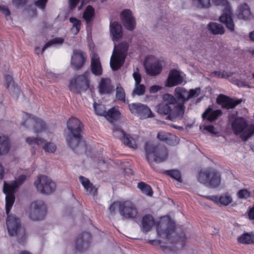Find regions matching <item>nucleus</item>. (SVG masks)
Returning a JSON list of instances; mask_svg holds the SVG:
<instances>
[{
	"instance_id": "nucleus-47",
	"label": "nucleus",
	"mask_w": 254,
	"mask_h": 254,
	"mask_svg": "<svg viewBox=\"0 0 254 254\" xmlns=\"http://www.w3.org/2000/svg\"><path fill=\"white\" fill-rule=\"evenodd\" d=\"M194 3H196L198 8H209L210 6V0H193Z\"/></svg>"
},
{
	"instance_id": "nucleus-42",
	"label": "nucleus",
	"mask_w": 254,
	"mask_h": 254,
	"mask_svg": "<svg viewBox=\"0 0 254 254\" xmlns=\"http://www.w3.org/2000/svg\"><path fill=\"white\" fill-rule=\"evenodd\" d=\"M145 92V86L144 84L140 83L135 84L134 88L132 91V95L133 96H141L144 94Z\"/></svg>"
},
{
	"instance_id": "nucleus-27",
	"label": "nucleus",
	"mask_w": 254,
	"mask_h": 254,
	"mask_svg": "<svg viewBox=\"0 0 254 254\" xmlns=\"http://www.w3.org/2000/svg\"><path fill=\"white\" fill-rule=\"evenodd\" d=\"M79 180L87 194L95 195L97 193V189L90 182L89 180L83 176H80Z\"/></svg>"
},
{
	"instance_id": "nucleus-59",
	"label": "nucleus",
	"mask_w": 254,
	"mask_h": 254,
	"mask_svg": "<svg viewBox=\"0 0 254 254\" xmlns=\"http://www.w3.org/2000/svg\"><path fill=\"white\" fill-rule=\"evenodd\" d=\"M161 89V87L159 85H152L149 88V92L151 93H155Z\"/></svg>"
},
{
	"instance_id": "nucleus-18",
	"label": "nucleus",
	"mask_w": 254,
	"mask_h": 254,
	"mask_svg": "<svg viewBox=\"0 0 254 254\" xmlns=\"http://www.w3.org/2000/svg\"><path fill=\"white\" fill-rule=\"evenodd\" d=\"M242 102L241 99L234 100V99L223 94H220L217 99L218 104L221 105L223 109L227 110L233 109Z\"/></svg>"
},
{
	"instance_id": "nucleus-5",
	"label": "nucleus",
	"mask_w": 254,
	"mask_h": 254,
	"mask_svg": "<svg viewBox=\"0 0 254 254\" xmlns=\"http://www.w3.org/2000/svg\"><path fill=\"white\" fill-rule=\"evenodd\" d=\"M6 223L9 235L16 237L19 243H24L26 239V230L20 219L15 215H8Z\"/></svg>"
},
{
	"instance_id": "nucleus-14",
	"label": "nucleus",
	"mask_w": 254,
	"mask_h": 254,
	"mask_svg": "<svg viewBox=\"0 0 254 254\" xmlns=\"http://www.w3.org/2000/svg\"><path fill=\"white\" fill-rule=\"evenodd\" d=\"M112 130L115 137L121 140L125 145L133 149L137 148L135 139L126 133L120 126H114Z\"/></svg>"
},
{
	"instance_id": "nucleus-11",
	"label": "nucleus",
	"mask_w": 254,
	"mask_h": 254,
	"mask_svg": "<svg viewBox=\"0 0 254 254\" xmlns=\"http://www.w3.org/2000/svg\"><path fill=\"white\" fill-rule=\"evenodd\" d=\"M22 125L25 127L32 126L34 131L36 133L44 131L46 127V124L42 120L25 112L23 113V121Z\"/></svg>"
},
{
	"instance_id": "nucleus-17",
	"label": "nucleus",
	"mask_w": 254,
	"mask_h": 254,
	"mask_svg": "<svg viewBox=\"0 0 254 254\" xmlns=\"http://www.w3.org/2000/svg\"><path fill=\"white\" fill-rule=\"evenodd\" d=\"M121 19L124 26L127 30L132 31L135 28V20L130 9L123 10L121 13Z\"/></svg>"
},
{
	"instance_id": "nucleus-50",
	"label": "nucleus",
	"mask_w": 254,
	"mask_h": 254,
	"mask_svg": "<svg viewBox=\"0 0 254 254\" xmlns=\"http://www.w3.org/2000/svg\"><path fill=\"white\" fill-rule=\"evenodd\" d=\"M127 51V46L126 44L121 43L117 47L115 46L113 52H121L124 55Z\"/></svg>"
},
{
	"instance_id": "nucleus-21",
	"label": "nucleus",
	"mask_w": 254,
	"mask_h": 254,
	"mask_svg": "<svg viewBox=\"0 0 254 254\" xmlns=\"http://www.w3.org/2000/svg\"><path fill=\"white\" fill-rule=\"evenodd\" d=\"M205 198L211 200L217 205L227 206L232 202V196L228 193L223 194L220 196L208 195Z\"/></svg>"
},
{
	"instance_id": "nucleus-34",
	"label": "nucleus",
	"mask_w": 254,
	"mask_h": 254,
	"mask_svg": "<svg viewBox=\"0 0 254 254\" xmlns=\"http://www.w3.org/2000/svg\"><path fill=\"white\" fill-rule=\"evenodd\" d=\"M239 243L244 244H252L254 243V233L245 232L238 238Z\"/></svg>"
},
{
	"instance_id": "nucleus-39",
	"label": "nucleus",
	"mask_w": 254,
	"mask_h": 254,
	"mask_svg": "<svg viewBox=\"0 0 254 254\" xmlns=\"http://www.w3.org/2000/svg\"><path fill=\"white\" fill-rule=\"evenodd\" d=\"M164 174L167 176H170L173 179H174L179 182H182V176L181 172L176 169L166 170Z\"/></svg>"
},
{
	"instance_id": "nucleus-37",
	"label": "nucleus",
	"mask_w": 254,
	"mask_h": 254,
	"mask_svg": "<svg viewBox=\"0 0 254 254\" xmlns=\"http://www.w3.org/2000/svg\"><path fill=\"white\" fill-rule=\"evenodd\" d=\"M95 15V9L91 5H88L83 14V17L87 24H89L92 20Z\"/></svg>"
},
{
	"instance_id": "nucleus-30",
	"label": "nucleus",
	"mask_w": 254,
	"mask_h": 254,
	"mask_svg": "<svg viewBox=\"0 0 254 254\" xmlns=\"http://www.w3.org/2000/svg\"><path fill=\"white\" fill-rule=\"evenodd\" d=\"M141 222L143 231L148 232L154 225L155 221L151 215L146 214L143 217Z\"/></svg>"
},
{
	"instance_id": "nucleus-53",
	"label": "nucleus",
	"mask_w": 254,
	"mask_h": 254,
	"mask_svg": "<svg viewBox=\"0 0 254 254\" xmlns=\"http://www.w3.org/2000/svg\"><path fill=\"white\" fill-rule=\"evenodd\" d=\"M48 0H37L35 2V5L41 9H44Z\"/></svg>"
},
{
	"instance_id": "nucleus-46",
	"label": "nucleus",
	"mask_w": 254,
	"mask_h": 254,
	"mask_svg": "<svg viewBox=\"0 0 254 254\" xmlns=\"http://www.w3.org/2000/svg\"><path fill=\"white\" fill-rule=\"evenodd\" d=\"M237 195L240 199H247L251 197V192L246 189H243L237 192Z\"/></svg>"
},
{
	"instance_id": "nucleus-45",
	"label": "nucleus",
	"mask_w": 254,
	"mask_h": 254,
	"mask_svg": "<svg viewBox=\"0 0 254 254\" xmlns=\"http://www.w3.org/2000/svg\"><path fill=\"white\" fill-rule=\"evenodd\" d=\"M94 109L96 114L105 117L106 111L105 110V108L103 105L94 103Z\"/></svg>"
},
{
	"instance_id": "nucleus-16",
	"label": "nucleus",
	"mask_w": 254,
	"mask_h": 254,
	"mask_svg": "<svg viewBox=\"0 0 254 254\" xmlns=\"http://www.w3.org/2000/svg\"><path fill=\"white\" fill-rule=\"evenodd\" d=\"M91 235L90 233L84 232L80 234L75 242V249L79 252L86 250L91 243Z\"/></svg>"
},
{
	"instance_id": "nucleus-54",
	"label": "nucleus",
	"mask_w": 254,
	"mask_h": 254,
	"mask_svg": "<svg viewBox=\"0 0 254 254\" xmlns=\"http://www.w3.org/2000/svg\"><path fill=\"white\" fill-rule=\"evenodd\" d=\"M28 0H12L14 5L17 7H20L24 6L27 3Z\"/></svg>"
},
{
	"instance_id": "nucleus-35",
	"label": "nucleus",
	"mask_w": 254,
	"mask_h": 254,
	"mask_svg": "<svg viewBox=\"0 0 254 254\" xmlns=\"http://www.w3.org/2000/svg\"><path fill=\"white\" fill-rule=\"evenodd\" d=\"M208 30L214 35L223 34L225 32L224 27L218 23L215 22H211L208 26Z\"/></svg>"
},
{
	"instance_id": "nucleus-13",
	"label": "nucleus",
	"mask_w": 254,
	"mask_h": 254,
	"mask_svg": "<svg viewBox=\"0 0 254 254\" xmlns=\"http://www.w3.org/2000/svg\"><path fill=\"white\" fill-rule=\"evenodd\" d=\"M46 212L47 208L44 202L36 200L30 204L29 217L34 221L42 220L45 218Z\"/></svg>"
},
{
	"instance_id": "nucleus-64",
	"label": "nucleus",
	"mask_w": 254,
	"mask_h": 254,
	"mask_svg": "<svg viewBox=\"0 0 254 254\" xmlns=\"http://www.w3.org/2000/svg\"><path fill=\"white\" fill-rule=\"evenodd\" d=\"M236 84L239 87H249L248 85H247L245 82L241 81V80H238L237 83Z\"/></svg>"
},
{
	"instance_id": "nucleus-63",
	"label": "nucleus",
	"mask_w": 254,
	"mask_h": 254,
	"mask_svg": "<svg viewBox=\"0 0 254 254\" xmlns=\"http://www.w3.org/2000/svg\"><path fill=\"white\" fill-rule=\"evenodd\" d=\"M221 71H214L212 72L211 75L214 77H216L217 78H221Z\"/></svg>"
},
{
	"instance_id": "nucleus-40",
	"label": "nucleus",
	"mask_w": 254,
	"mask_h": 254,
	"mask_svg": "<svg viewBox=\"0 0 254 254\" xmlns=\"http://www.w3.org/2000/svg\"><path fill=\"white\" fill-rule=\"evenodd\" d=\"M15 201L14 195L6 194L5 210L7 214L10 212Z\"/></svg>"
},
{
	"instance_id": "nucleus-9",
	"label": "nucleus",
	"mask_w": 254,
	"mask_h": 254,
	"mask_svg": "<svg viewBox=\"0 0 254 254\" xmlns=\"http://www.w3.org/2000/svg\"><path fill=\"white\" fill-rule=\"evenodd\" d=\"M216 5H222L224 7V13L220 17L219 21L224 23L226 28L231 32L234 30V24L232 17V11L230 4L227 0H212Z\"/></svg>"
},
{
	"instance_id": "nucleus-31",
	"label": "nucleus",
	"mask_w": 254,
	"mask_h": 254,
	"mask_svg": "<svg viewBox=\"0 0 254 254\" xmlns=\"http://www.w3.org/2000/svg\"><path fill=\"white\" fill-rule=\"evenodd\" d=\"M251 12L249 5L244 3L240 5L238 9L237 16L239 18L248 19L251 16Z\"/></svg>"
},
{
	"instance_id": "nucleus-7",
	"label": "nucleus",
	"mask_w": 254,
	"mask_h": 254,
	"mask_svg": "<svg viewBox=\"0 0 254 254\" xmlns=\"http://www.w3.org/2000/svg\"><path fill=\"white\" fill-rule=\"evenodd\" d=\"M157 234L163 238L170 240L172 243L181 242L183 244L186 241L185 234L183 232L180 234L176 232L175 223L172 221H169L165 230L160 228L158 226L156 229Z\"/></svg>"
},
{
	"instance_id": "nucleus-33",
	"label": "nucleus",
	"mask_w": 254,
	"mask_h": 254,
	"mask_svg": "<svg viewBox=\"0 0 254 254\" xmlns=\"http://www.w3.org/2000/svg\"><path fill=\"white\" fill-rule=\"evenodd\" d=\"M10 148V140L5 136H0V155L7 154Z\"/></svg>"
},
{
	"instance_id": "nucleus-38",
	"label": "nucleus",
	"mask_w": 254,
	"mask_h": 254,
	"mask_svg": "<svg viewBox=\"0 0 254 254\" xmlns=\"http://www.w3.org/2000/svg\"><path fill=\"white\" fill-rule=\"evenodd\" d=\"M137 188L141 190L142 193L152 196L153 194L151 187L148 184L143 182H140L137 184Z\"/></svg>"
},
{
	"instance_id": "nucleus-25",
	"label": "nucleus",
	"mask_w": 254,
	"mask_h": 254,
	"mask_svg": "<svg viewBox=\"0 0 254 254\" xmlns=\"http://www.w3.org/2000/svg\"><path fill=\"white\" fill-rule=\"evenodd\" d=\"M91 70L93 74L100 76L102 74V68L98 55L93 54L91 61Z\"/></svg>"
},
{
	"instance_id": "nucleus-29",
	"label": "nucleus",
	"mask_w": 254,
	"mask_h": 254,
	"mask_svg": "<svg viewBox=\"0 0 254 254\" xmlns=\"http://www.w3.org/2000/svg\"><path fill=\"white\" fill-rule=\"evenodd\" d=\"M222 114V112L221 110H213L211 107H208L203 113L202 117L203 119H206L212 122L217 119Z\"/></svg>"
},
{
	"instance_id": "nucleus-62",
	"label": "nucleus",
	"mask_w": 254,
	"mask_h": 254,
	"mask_svg": "<svg viewBox=\"0 0 254 254\" xmlns=\"http://www.w3.org/2000/svg\"><path fill=\"white\" fill-rule=\"evenodd\" d=\"M248 216L250 219H254V207L251 208L248 212Z\"/></svg>"
},
{
	"instance_id": "nucleus-1",
	"label": "nucleus",
	"mask_w": 254,
	"mask_h": 254,
	"mask_svg": "<svg viewBox=\"0 0 254 254\" xmlns=\"http://www.w3.org/2000/svg\"><path fill=\"white\" fill-rule=\"evenodd\" d=\"M187 90L183 87H177L174 90V96L165 94L163 100L166 103H161L157 107V112L160 114L168 115L167 118L174 121L176 118L182 119L185 114V103L188 100Z\"/></svg>"
},
{
	"instance_id": "nucleus-61",
	"label": "nucleus",
	"mask_w": 254,
	"mask_h": 254,
	"mask_svg": "<svg viewBox=\"0 0 254 254\" xmlns=\"http://www.w3.org/2000/svg\"><path fill=\"white\" fill-rule=\"evenodd\" d=\"M204 129L210 133H214V127L212 125H209L205 126Z\"/></svg>"
},
{
	"instance_id": "nucleus-48",
	"label": "nucleus",
	"mask_w": 254,
	"mask_h": 254,
	"mask_svg": "<svg viewBox=\"0 0 254 254\" xmlns=\"http://www.w3.org/2000/svg\"><path fill=\"white\" fill-rule=\"evenodd\" d=\"M43 148L46 152L54 153L57 149V146L54 143L48 142L44 145Z\"/></svg>"
},
{
	"instance_id": "nucleus-56",
	"label": "nucleus",
	"mask_w": 254,
	"mask_h": 254,
	"mask_svg": "<svg viewBox=\"0 0 254 254\" xmlns=\"http://www.w3.org/2000/svg\"><path fill=\"white\" fill-rule=\"evenodd\" d=\"M133 77L135 81V84L140 83L141 81V76L138 71H135L133 73Z\"/></svg>"
},
{
	"instance_id": "nucleus-44",
	"label": "nucleus",
	"mask_w": 254,
	"mask_h": 254,
	"mask_svg": "<svg viewBox=\"0 0 254 254\" xmlns=\"http://www.w3.org/2000/svg\"><path fill=\"white\" fill-rule=\"evenodd\" d=\"M64 40L62 38L56 37L53 39L47 42L43 46L42 49V53H44L46 49L50 47L51 46L56 44H62L64 42Z\"/></svg>"
},
{
	"instance_id": "nucleus-8",
	"label": "nucleus",
	"mask_w": 254,
	"mask_h": 254,
	"mask_svg": "<svg viewBox=\"0 0 254 254\" xmlns=\"http://www.w3.org/2000/svg\"><path fill=\"white\" fill-rule=\"evenodd\" d=\"M89 73L85 72L83 74L74 76L69 82V90L77 94L87 90L89 87Z\"/></svg>"
},
{
	"instance_id": "nucleus-23",
	"label": "nucleus",
	"mask_w": 254,
	"mask_h": 254,
	"mask_svg": "<svg viewBox=\"0 0 254 254\" xmlns=\"http://www.w3.org/2000/svg\"><path fill=\"white\" fill-rule=\"evenodd\" d=\"M157 137L160 141H164L170 145H175L178 143L179 140L176 135L165 131L159 132Z\"/></svg>"
},
{
	"instance_id": "nucleus-6",
	"label": "nucleus",
	"mask_w": 254,
	"mask_h": 254,
	"mask_svg": "<svg viewBox=\"0 0 254 254\" xmlns=\"http://www.w3.org/2000/svg\"><path fill=\"white\" fill-rule=\"evenodd\" d=\"M197 180L199 182L209 188H216L221 183V175L217 170L209 167L200 171Z\"/></svg>"
},
{
	"instance_id": "nucleus-49",
	"label": "nucleus",
	"mask_w": 254,
	"mask_h": 254,
	"mask_svg": "<svg viewBox=\"0 0 254 254\" xmlns=\"http://www.w3.org/2000/svg\"><path fill=\"white\" fill-rule=\"evenodd\" d=\"M200 91V88H196L195 89H190L189 91H188L187 100L188 101L190 98L197 97L199 94Z\"/></svg>"
},
{
	"instance_id": "nucleus-28",
	"label": "nucleus",
	"mask_w": 254,
	"mask_h": 254,
	"mask_svg": "<svg viewBox=\"0 0 254 254\" xmlns=\"http://www.w3.org/2000/svg\"><path fill=\"white\" fill-rule=\"evenodd\" d=\"M110 32L113 41H118L122 37V26L118 22L110 23Z\"/></svg>"
},
{
	"instance_id": "nucleus-60",
	"label": "nucleus",
	"mask_w": 254,
	"mask_h": 254,
	"mask_svg": "<svg viewBox=\"0 0 254 254\" xmlns=\"http://www.w3.org/2000/svg\"><path fill=\"white\" fill-rule=\"evenodd\" d=\"M80 0H69V5L71 9L76 7Z\"/></svg>"
},
{
	"instance_id": "nucleus-43",
	"label": "nucleus",
	"mask_w": 254,
	"mask_h": 254,
	"mask_svg": "<svg viewBox=\"0 0 254 254\" xmlns=\"http://www.w3.org/2000/svg\"><path fill=\"white\" fill-rule=\"evenodd\" d=\"M116 98L117 99L124 103L126 102V94L124 88L120 84L117 86L116 88Z\"/></svg>"
},
{
	"instance_id": "nucleus-20",
	"label": "nucleus",
	"mask_w": 254,
	"mask_h": 254,
	"mask_svg": "<svg viewBox=\"0 0 254 254\" xmlns=\"http://www.w3.org/2000/svg\"><path fill=\"white\" fill-rule=\"evenodd\" d=\"M183 79L180 72L176 69L171 70L169 74L166 86L172 87L181 84Z\"/></svg>"
},
{
	"instance_id": "nucleus-24",
	"label": "nucleus",
	"mask_w": 254,
	"mask_h": 254,
	"mask_svg": "<svg viewBox=\"0 0 254 254\" xmlns=\"http://www.w3.org/2000/svg\"><path fill=\"white\" fill-rule=\"evenodd\" d=\"M146 73L150 76L159 74L162 69V66L159 60H155L151 64H145Z\"/></svg>"
},
{
	"instance_id": "nucleus-41",
	"label": "nucleus",
	"mask_w": 254,
	"mask_h": 254,
	"mask_svg": "<svg viewBox=\"0 0 254 254\" xmlns=\"http://www.w3.org/2000/svg\"><path fill=\"white\" fill-rule=\"evenodd\" d=\"M46 142L44 139L37 137H29L26 138V142L30 145L33 147L37 145L38 146L43 144Z\"/></svg>"
},
{
	"instance_id": "nucleus-12",
	"label": "nucleus",
	"mask_w": 254,
	"mask_h": 254,
	"mask_svg": "<svg viewBox=\"0 0 254 254\" xmlns=\"http://www.w3.org/2000/svg\"><path fill=\"white\" fill-rule=\"evenodd\" d=\"M37 190L42 193L51 194L56 188V184L52 180L44 175H40L34 182Z\"/></svg>"
},
{
	"instance_id": "nucleus-52",
	"label": "nucleus",
	"mask_w": 254,
	"mask_h": 254,
	"mask_svg": "<svg viewBox=\"0 0 254 254\" xmlns=\"http://www.w3.org/2000/svg\"><path fill=\"white\" fill-rule=\"evenodd\" d=\"M4 78L5 81V86L6 88H9L10 85H14V82L11 75L6 74L4 75Z\"/></svg>"
},
{
	"instance_id": "nucleus-32",
	"label": "nucleus",
	"mask_w": 254,
	"mask_h": 254,
	"mask_svg": "<svg viewBox=\"0 0 254 254\" xmlns=\"http://www.w3.org/2000/svg\"><path fill=\"white\" fill-rule=\"evenodd\" d=\"M121 113L118 108L114 107L106 112L105 118L110 122L119 120L121 117Z\"/></svg>"
},
{
	"instance_id": "nucleus-15",
	"label": "nucleus",
	"mask_w": 254,
	"mask_h": 254,
	"mask_svg": "<svg viewBox=\"0 0 254 254\" xmlns=\"http://www.w3.org/2000/svg\"><path fill=\"white\" fill-rule=\"evenodd\" d=\"M131 114L138 116L140 119H146L153 116L150 109L147 106L139 103H133L128 105Z\"/></svg>"
},
{
	"instance_id": "nucleus-51",
	"label": "nucleus",
	"mask_w": 254,
	"mask_h": 254,
	"mask_svg": "<svg viewBox=\"0 0 254 254\" xmlns=\"http://www.w3.org/2000/svg\"><path fill=\"white\" fill-rule=\"evenodd\" d=\"M69 21L73 24V27H75L76 32L78 33L80 29L81 21L77 18L73 17L69 18Z\"/></svg>"
},
{
	"instance_id": "nucleus-2",
	"label": "nucleus",
	"mask_w": 254,
	"mask_h": 254,
	"mask_svg": "<svg viewBox=\"0 0 254 254\" xmlns=\"http://www.w3.org/2000/svg\"><path fill=\"white\" fill-rule=\"evenodd\" d=\"M145 158L151 165L152 163H160L168 157V150L164 145L153 141H147L144 145Z\"/></svg>"
},
{
	"instance_id": "nucleus-3",
	"label": "nucleus",
	"mask_w": 254,
	"mask_h": 254,
	"mask_svg": "<svg viewBox=\"0 0 254 254\" xmlns=\"http://www.w3.org/2000/svg\"><path fill=\"white\" fill-rule=\"evenodd\" d=\"M231 128L235 135L241 134V138L246 141L254 134V125H249L247 120L242 117L232 115L229 118Z\"/></svg>"
},
{
	"instance_id": "nucleus-22",
	"label": "nucleus",
	"mask_w": 254,
	"mask_h": 254,
	"mask_svg": "<svg viewBox=\"0 0 254 254\" xmlns=\"http://www.w3.org/2000/svg\"><path fill=\"white\" fill-rule=\"evenodd\" d=\"M125 56L121 52H113L110 60V66L113 70H117L123 65Z\"/></svg>"
},
{
	"instance_id": "nucleus-26",
	"label": "nucleus",
	"mask_w": 254,
	"mask_h": 254,
	"mask_svg": "<svg viewBox=\"0 0 254 254\" xmlns=\"http://www.w3.org/2000/svg\"><path fill=\"white\" fill-rule=\"evenodd\" d=\"M99 91L102 94H110L114 91V87L109 78H103L99 84Z\"/></svg>"
},
{
	"instance_id": "nucleus-4",
	"label": "nucleus",
	"mask_w": 254,
	"mask_h": 254,
	"mask_svg": "<svg viewBox=\"0 0 254 254\" xmlns=\"http://www.w3.org/2000/svg\"><path fill=\"white\" fill-rule=\"evenodd\" d=\"M83 125L77 118H70L67 122V127L70 131L66 140L68 146L74 150L81 143H84L81 133L82 131Z\"/></svg>"
},
{
	"instance_id": "nucleus-19",
	"label": "nucleus",
	"mask_w": 254,
	"mask_h": 254,
	"mask_svg": "<svg viewBox=\"0 0 254 254\" xmlns=\"http://www.w3.org/2000/svg\"><path fill=\"white\" fill-rule=\"evenodd\" d=\"M86 55L80 50H74L71 59V64L76 70L81 68L85 62Z\"/></svg>"
},
{
	"instance_id": "nucleus-55",
	"label": "nucleus",
	"mask_w": 254,
	"mask_h": 254,
	"mask_svg": "<svg viewBox=\"0 0 254 254\" xmlns=\"http://www.w3.org/2000/svg\"><path fill=\"white\" fill-rule=\"evenodd\" d=\"M26 177L25 175H22L18 177L16 180L13 182H16L17 187L22 185L26 181Z\"/></svg>"
},
{
	"instance_id": "nucleus-57",
	"label": "nucleus",
	"mask_w": 254,
	"mask_h": 254,
	"mask_svg": "<svg viewBox=\"0 0 254 254\" xmlns=\"http://www.w3.org/2000/svg\"><path fill=\"white\" fill-rule=\"evenodd\" d=\"M234 74V72L232 71L226 72L225 70L221 71V78H227L232 76Z\"/></svg>"
},
{
	"instance_id": "nucleus-10",
	"label": "nucleus",
	"mask_w": 254,
	"mask_h": 254,
	"mask_svg": "<svg viewBox=\"0 0 254 254\" xmlns=\"http://www.w3.org/2000/svg\"><path fill=\"white\" fill-rule=\"evenodd\" d=\"M119 212L126 219H134L139 216L138 209L130 200H125L118 203Z\"/></svg>"
},
{
	"instance_id": "nucleus-58",
	"label": "nucleus",
	"mask_w": 254,
	"mask_h": 254,
	"mask_svg": "<svg viewBox=\"0 0 254 254\" xmlns=\"http://www.w3.org/2000/svg\"><path fill=\"white\" fill-rule=\"evenodd\" d=\"M0 11H1L6 17L9 16L10 14L9 10L5 6H0Z\"/></svg>"
},
{
	"instance_id": "nucleus-36",
	"label": "nucleus",
	"mask_w": 254,
	"mask_h": 254,
	"mask_svg": "<svg viewBox=\"0 0 254 254\" xmlns=\"http://www.w3.org/2000/svg\"><path fill=\"white\" fill-rule=\"evenodd\" d=\"M18 187L16 182H11L9 184L4 182L3 191L5 194L14 195Z\"/></svg>"
}]
</instances>
